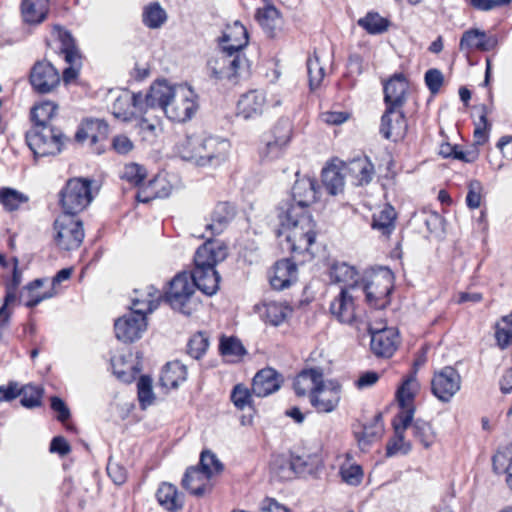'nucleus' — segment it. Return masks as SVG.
Here are the masks:
<instances>
[{
  "label": "nucleus",
  "mask_w": 512,
  "mask_h": 512,
  "mask_svg": "<svg viewBox=\"0 0 512 512\" xmlns=\"http://www.w3.org/2000/svg\"><path fill=\"white\" fill-rule=\"evenodd\" d=\"M342 480L349 485H358L362 481L363 471L359 465H350L346 468H341L340 471Z\"/></svg>",
  "instance_id": "64"
},
{
  "label": "nucleus",
  "mask_w": 512,
  "mask_h": 512,
  "mask_svg": "<svg viewBox=\"0 0 512 512\" xmlns=\"http://www.w3.org/2000/svg\"><path fill=\"white\" fill-rule=\"evenodd\" d=\"M274 140L278 143L287 146L290 141L292 126L288 119H280L273 128Z\"/></svg>",
  "instance_id": "61"
},
{
  "label": "nucleus",
  "mask_w": 512,
  "mask_h": 512,
  "mask_svg": "<svg viewBox=\"0 0 512 512\" xmlns=\"http://www.w3.org/2000/svg\"><path fill=\"white\" fill-rule=\"evenodd\" d=\"M197 109V95L194 91L191 88L179 87L164 113L172 121L186 122L194 116Z\"/></svg>",
  "instance_id": "9"
},
{
  "label": "nucleus",
  "mask_w": 512,
  "mask_h": 512,
  "mask_svg": "<svg viewBox=\"0 0 512 512\" xmlns=\"http://www.w3.org/2000/svg\"><path fill=\"white\" fill-rule=\"evenodd\" d=\"M108 135V125L100 119H87L81 123L75 133V140L83 143L87 139L91 140V144L104 140Z\"/></svg>",
  "instance_id": "30"
},
{
  "label": "nucleus",
  "mask_w": 512,
  "mask_h": 512,
  "mask_svg": "<svg viewBox=\"0 0 512 512\" xmlns=\"http://www.w3.org/2000/svg\"><path fill=\"white\" fill-rule=\"evenodd\" d=\"M191 275L196 289L205 295L212 296L218 291L220 275L215 269H194Z\"/></svg>",
  "instance_id": "34"
},
{
  "label": "nucleus",
  "mask_w": 512,
  "mask_h": 512,
  "mask_svg": "<svg viewBox=\"0 0 512 512\" xmlns=\"http://www.w3.org/2000/svg\"><path fill=\"white\" fill-rule=\"evenodd\" d=\"M53 31L60 41V54L64 56L65 61L69 64V67L65 68L62 74L64 83L69 84L78 77L81 66V54L69 31L58 25L53 27Z\"/></svg>",
  "instance_id": "8"
},
{
  "label": "nucleus",
  "mask_w": 512,
  "mask_h": 512,
  "mask_svg": "<svg viewBox=\"0 0 512 512\" xmlns=\"http://www.w3.org/2000/svg\"><path fill=\"white\" fill-rule=\"evenodd\" d=\"M162 293L153 285H147L144 288L134 289L131 295L130 310L147 316L151 314L160 304Z\"/></svg>",
  "instance_id": "21"
},
{
  "label": "nucleus",
  "mask_w": 512,
  "mask_h": 512,
  "mask_svg": "<svg viewBox=\"0 0 512 512\" xmlns=\"http://www.w3.org/2000/svg\"><path fill=\"white\" fill-rule=\"evenodd\" d=\"M236 209L229 202H219L212 211L211 223L206 225L211 235L220 234L226 225L235 217Z\"/></svg>",
  "instance_id": "32"
},
{
  "label": "nucleus",
  "mask_w": 512,
  "mask_h": 512,
  "mask_svg": "<svg viewBox=\"0 0 512 512\" xmlns=\"http://www.w3.org/2000/svg\"><path fill=\"white\" fill-rule=\"evenodd\" d=\"M341 386L339 383L329 381L319 386V389L311 395L310 402L318 412L329 413L336 409L340 401Z\"/></svg>",
  "instance_id": "19"
},
{
  "label": "nucleus",
  "mask_w": 512,
  "mask_h": 512,
  "mask_svg": "<svg viewBox=\"0 0 512 512\" xmlns=\"http://www.w3.org/2000/svg\"><path fill=\"white\" fill-rule=\"evenodd\" d=\"M330 312L341 323L350 324L355 318L354 295L349 289H341L330 305Z\"/></svg>",
  "instance_id": "29"
},
{
  "label": "nucleus",
  "mask_w": 512,
  "mask_h": 512,
  "mask_svg": "<svg viewBox=\"0 0 512 512\" xmlns=\"http://www.w3.org/2000/svg\"><path fill=\"white\" fill-rule=\"evenodd\" d=\"M147 329V316L141 310L117 318L114 322L116 338L123 343H133L139 340Z\"/></svg>",
  "instance_id": "11"
},
{
  "label": "nucleus",
  "mask_w": 512,
  "mask_h": 512,
  "mask_svg": "<svg viewBox=\"0 0 512 512\" xmlns=\"http://www.w3.org/2000/svg\"><path fill=\"white\" fill-rule=\"evenodd\" d=\"M358 25L366 30L367 33L377 35L388 30L390 21L380 16L377 12H368L363 18L358 20Z\"/></svg>",
  "instance_id": "44"
},
{
  "label": "nucleus",
  "mask_w": 512,
  "mask_h": 512,
  "mask_svg": "<svg viewBox=\"0 0 512 512\" xmlns=\"http://www.w3.org/2000/svg\"><path fill=\"white\" fill-rule=\"evenodd\" d=\"M261 318L273 326H279L282 324L290 310L287 306L278 302H269L263 304L262 308H258Z\"/></svg>",
  "instance_id": "41"
},
{
  "label": "nucleus",
  "mask_w": 512,
  "mask_h": 512,
  "mask_svg": "<svg viewBox=\"0 0 512 512\" xmlns=\"http://www.w3.org/2000/svg\"><path fill=\"white\" fill-rule=\"evenodd\" d=\"M292 461V467L294 470V476L313 475L316 473L320 466V460L317 456H307L304 459L301 456H290Z\"/></svg>",
  "instance_id": "48"
},
{
  "label": "nucleus",
  "mask_w": 512,
  "mask_h": 512,
  "mask_svg": "<svg viewBox=\"0 0 512 512\" xmlns=\"http://www.w3.org/2000/svg\"><path fill=\"white\" fill-rule=\"evenodd\" d=\"M255 18L261 27L272 35L280 22V13L273 5H266L257 9Z\"/></svg>",
  "instance_id": "45"
},
{
  "label": "nucleus",
  "mask_w": 512,
  "mask_h": 512,
  "mask_svg": "<svg viewBox=\"0 0 512 512\" xmlns=\"http://www.w3.org/2000/svg\"><path fill=\"white\" fill-rule=\"evenodd\" d=\"M199 140L200 137L198 136H185L177 142L175 147L176 153L183 160L192 162V159L195 158V154L197 153Z\"/></svg>",
  "instance_id": "53"
},
{
  "label": "nucleus",
  "mask_w": 512,
  "mask_h": 512,
  "mask_svg": "<svg viewBox=\"0 0 512 512\" xmlns=\"http://www.w3.org/2000/svg\"><path fill=\"white\" fill-rule=\"evenodd\" d=\"M29 201L28 195L11 187L0 188V205L6 212H14Z\"/></svg>",
  "instance_id": "42"
},
{
  "label": "nucleus",
  "mask_w": 512,
  "mask_h": 512,
  "mask_svg": "<svg viewBox=\"0 0 512 512\" xmlns=\"http://www.w3.org/2000/svg\"><path fill=\"white\" fill-rule=\"evenodd\" d=\"M424 81L430 93L435 95L444 83V75L439 69L431 68L425 72Z\"/></svg>",
  "instance_id": "60"
},
{
  "label": "nucleus",
  "mask_w": 512,
  "mask_h": 512,
  "mask_svg": "<svg viewBox=\"0 0 512 512\" xmlns=\"http://www.w3.org/2000/svg\"><path fill=\"white\" fill-rule=\"evenodd\" d=\"M44 283V279H35L32 282L28 283L25 286V289L29 292L30 299L26 302V306L28 308H33L37 306L43 300L52 298L55 294L54 289L52 288L50 291L45 292L43 294H34V291L40 288Z\"/></svg>",
  "instance_id": "56"
},
{
  "label": "nucleus",
  "mask_w": 512,
  "mask_h": 512,
  "mask_svg": "<svg viewBox=\"0 0 512 512\" xmlns=\"http://www.w3.org/2000/svg\"><path fill=\"white\" fill-rule=\"evenodd\" d=\"M297 279V267L290 259H282L275 263L270 284L275 290L288 288Z\"/></svg>",
  "instance_id": "28"
},
{
  "label": "nucleus",
  "mask_w": 512,
  "mask_h": 512,
  "mask_svg": "<svg viewBox=\"0 0 512 512\" xmlns=\"http://www.w3.org/2000/svg\"><path fill=\"white\" fill-rule=\"evenodd\" d=\"M251 394L243 385H236L231 393V400L238 409H244L250 404Z\"/></svg>",
  "instance_id": "63"
},
{
  "label": "nucleus",
  "mask_w": 512,
  "mask_h": 512,
  "mask_svg": "<svg viewBox=\"0 0 512 512\" xmlns=\"http://www.w3.org/2000/svg\"><path fill=\"white\" fill-rule=\"evenodd\" d=\"M195 290V281L191 273L180 272L168 283L162 298L173 310L189 316L195 309V307H192Z\"/></svg>",
  "instance_id": "4"
},
{
  "label": "nucleus",
  "mask_w": 512,
  "mask_h": 512,
  "mask_svg": "<svg viewBox=\"0 0 512 512\" xmlns=\"http://www.w3.org/2000/svg\"><path fill=\"white\" fill-rule=\"evenodd\" d=\"M418 387V382L414 376H409L404 380L396 392L397 401L402 409L397 415H405L411 411L412 417L414 416L413 400Z\"/></svg>",
  "instance_id": "36"
},
{
  "label": "nucleus",
  "mask_w": 512,
  "mask_h": 512,
  "mask_svg": "<svg viewBox=\"0 0 512 512\" xmlns=\"http://www.w3.org/2000/svg\"><path fill=\"white\" fill-rule=\"evenodd\" d=\"M176 90L177 88L169 85L166 80L153 83L149 92L143 97V114H147L149 109L156 108L164 112Z\"/></svg>",
  "instance_id": "20"
},
{
  "label": "nucleus",
  "mask_w": 512,
  "mask_h": 512,
  "mask_svg": "<svg viewBox=\"0 0 512 512\" xmlns=\"http://www.w3.org/2000/svg\"><path fill=\"white\" fill-rule=\"evenodd\" d=\"M383 434L382 415L377 414L374 418V424L364 427L363 440H366L367 444L379 439Z\"/></svg>",
  "instance_id": "62"
},
{
  "label": "nucleus",
  "mask_w": 512,
  "mask_h": 512,
  "mask_svg": "<svg viewBox=\"0 0 512 512\" xmlns=\"http://www.w3.org/2000/svg\"><path fill=\"white\" fill-rule=\"evenodd\" d=\"M227 255V247L223 243L208 238L207 241L196 250L194 269H215L216 264L224 261Z\"/></svg>",
  "instance_id": "16"
},
{
  "label": "nucleus",
  "mask_w": 512,
  "mask_h": 512,
  "mask_svg": "<svg viewBox=\"0 0 512 512\" xmlns=\"http://www.w3.org/2000/svg\"><path fill=\"white\" fill-rule=\"evenodd\" d=\"M198 466L211 477L220 474L224 469L222 462L210 450L201 452Z\"/></svg>",
  "instance_id": "52"
},
{
  "label": "nucleus",
  "mask_w": 512,
  "mask_h": 512,
  "mask_svg": "<svg viewBox=\"0 0 512 512\" xmlns=\"http://www.w3.org/2000/svg\"><path fill=\"white\" fill-rule=\"evenodd\" d=\"M385 111L381 117L380 134L387 140L398 141L405 137L407 121L402 110L407 101L408 82L401 73L395 74L384 84Z\"/></svg>",
  "instance_id": "2"
},
{
  "label": "nucleus",
  "mask_w": 512,
  "mask_h": 512,
  "mask_svg": "<svg viewBox=\"0 0 512 512\" xmlns=\"http://www.w3.org/2000/svg\"><path fill=\"white\" fill-rule=\"evenodd\" d=\"M324 379L319 368L306 369L300 372L294 380L293 387L298 396L313 395Z\"/></svg>",
  "instance_id": "31"
},
{
  "label": "nucleus",
  "mask_w": 512,
  "mask_h": 512,
  "mask_svg": "<svg viewBox=\"0 0 512 512\" xmlns=\"http://www.w3.org/2000/svg\"><path fill=\"white\" fill-rule=\"evenodd\" d=\"M266 104L263 92L251 90L241 95L237 102V116L244 120L258 118L262 115Z\"/></svg>",
  "instance_id": "24"
},
{
  "label": "nucleus",
  "mask_w": 512,
  "mask_h": 512,
  "mask_svg": "<svg viewBox=\"0 0 512 512\" xmlns=\"http://www.w3.org/2000/svg\"><path fill=\"white\" fill-rule=\"evenodd\" d=\"M43 392L40 386L26 385L20 389V402L26 408L39 407L42 404Z\"/></svg>",
  "instance_id": "51"
},
{
  "label": "nucleus",
  "mask_w": 512,
  "mask_h": 512,
  "mask_svg": "<svg viewBox=\"0 0 512 512\" xmlns=\"http://www.w3.org/2000/svg\"><path fill=\"white\" fill-rule=\"evenodd\" d=\"M92 181L86 178H72L60 191V204L63 214L75 216L92 201Z\"/></svg>",
  "instance_id": "5"
},
{
  "label": "nucleus",
  "mask_w": 512,
  "mask_h": 512,
  "mask_svg": "<svg viewBox=\"0 0 512 512\" xmlns=\"http://www.w3.org/2000/svg\"><path fill=\"white\" fill-rule=\"evenodd\" d=\"M413 436L425 447L429 448L435 441V432L429 422L422 419L411 421L410 426Z\"/></svg>",
  "instance_id": "47"
},
{
  "label": "nucleus",
  "mask_w": 512,
  "mask_h": 512,
  "mask_svg": "<svg viewBox=\"0 0 512 512\" xmlns=\"http://www.w3.org/2000/svg\"><path fill=\"white\" fill-rule=\"evenodd\" d=\"M273 477L279 480H290L294 478L291 457L284 455L275 456L270 464Z\"/></svg>",
  "instance_id": "49"
},
{
  "label": "nucleus",
  "mask_w": 512,
  "mask_h": 512,
  "mask_svg": "<svg viewBox=\"0 0 512 512\" xmlns=\"http://www.w3.org/2000/svg\"><path fill=\"white\" fill-rule=\"evenodd\" d=\"M397 213L391 205H386L379 213L373 214L372 228L384 236H389L395 229Z\"/></svg>",
  "instance_id": "40"
},
{
  "label": "nucleus",
  "mask_w": 512,
  "mask_h": 512,
  "mask_svg": "<svg viewBox=\"0 0 512 512\" xmlns=\"http://www.w3.org/2000/svg\"><path fill=\"white\" fill-rule=\"evenodd\" d=\"M219 349L224 356H242L246 353L240 340L235 337H223Z\"/></svg>",
  "instance_id": "58"
},
{
  "label": "nucleus",
  "mask_w": 512,
  "mask_h": 512,
  "mask_svg": "<svg viewBox=\"0 0 512 512\" xmlns=\"http://www.w3.org/2000/svg\"><path fill=\"white\" fill-rule=\"evenodd\" d=\"M460 388L461 376L451 366H446L436 372L431 380L433 395L443 403L449 402Z\"/></svg>",
  "instance_id": "12"
},
{
  "label": "nucleus",
  "mask_w": 512,
  "mask_h": 512,
  "mask_svg": "<svg viewBox=\"0 0 512 512\" xmlns=\"http://www.w3.org/2000/svg\"><path fill=\"white\" fill-rule=\"evenodd\" d=\"M371 335V351L377 357L389 358L396 351L399 344V335L394 328L369 329Z\"/></svg>",
  "instance_id": "18"
},
{
  "label": "nucleus",
  "mask_w": 512,
  "mask_h": 512,
  "mask_svg": "<svg viewBox=\"0 0 512 512\" xmlns=\"http://www.w3.org/2000/svg\"><path fill=\"white\" fill-rule=\"evenodd\" d=\"M29 81L33 90L39 94L53 92L60 84L58 70L47 61H37L30 70Z\"/></svg>",
  "instance_id": "13"
},
{
  "label": "nucleus",
  "mask_w": 512,
  "mask_h": 512,
  "mask_svg": "<svg viewBox=\"0 0 512 512\" xmlns=\"http://www.w3.org/2000/svg\"><path fill=\"white\" fill-rule=\"evenodd\" d=\"M412 421L411 411L405 415H396L392 425L394 428V437L391 438L386 447L387 456H394L398 453L407 454L411 450V445L405 442V431Z\"/></svg>",
  "instance_id": "22"
},
{
  "label": "nucleus",
  "mask_w": 512,
  "mask_h": 512,
  "mask_svg": "<svg viewBox=\"0 0 512 512\" xmlns=\"http://www.w3.org/2000/svg\"><path fill=\"white\" fill-rule=\"evenodd\" d=\"M307 71L309 86L311 90H314L319 87L324 78V68L320 65L319 58L317 56L308 58Z\"/></svg>",
  "instance_id": "57"
},
{
  "label": "nucleus",
  "mask_w": 512,
  "mask_h": 512,
  "mask_svg": "<svg viewBox=\"0 0 512 512\" xmlns=\"http://www.w3.org/2000/svg\"><path fill=\"white\" fill-rule=\"evenodd\" d=\"M392 279V274L387 271L383 276H375L361 287L370 306L383 309L390 303L389 296L393 289Z\"/></svg>",
  "instance_id": "14"
},
{
  "label": "nucleus",
  "mask_w": 512,
  "mask_h": 512,
  "mask_svg": "<svg viewBox=\"0 0 512 512\" xmlns=\"http://www.w3.org/2000/svg\"><path fill=\"white\" fill-rule=\"evenodd\" d=\"M248 43V33L246 28L236 21L229 26L220 39L221 49L229 51L232 54H242L241 50Z\"/></svg>",
  "instance_id": "27"
},
{
  "label": "nucleus",
  "mask_w": 512,
  "mask_h": 512,
  "mask_svg": "<svg viewBox=\"0 0 512 512\" xmlns=\"http://www.w3.org/2000/svg\"><path fill=\"white\" fill-rule=\"evenodd\" d=\"M138 398L142 406L150 405L153 402L152 379L142 375L137 383Z\"/></svg>",
  "instance_id": "59"
},
{
  "label": "nucleus",
  "mask_w": 512,
  "mask_h": 512,
  "mask_svg": "<svg viewBox=\"0 0 512 512\" xmlns=\"http://www.w3.org/2000/svg\"><path fill=\"white\" fill-rule=\"evenodd\" d=\"M209 347V339L205 336L204 333L198 332L194 334L188 344H187V353L193 359H200L207 351Z\"/></svg>",
  "instance_id": "54"
},
{
  "label": "nucleus",
  "mask_w": 512,
  "mask_h": 512,
  "mask_svg": "<svg viewBox=\"0 0 512 512\" xmlns=\"http://www.w3.org/2000/svg\"><path fill=\"white\" fill-rule=\"evenodd\" d=\"M167 21V13L158 2L150 3L144 7L142 14L143 24L150 29H158Z\"/></svg>",
  "instance_id": "43"
},
{
  "label": "nucleus",
  "mask_w": 512,
  "mask_h": 512,
  "mask_svg": "<svg viewBox=\"0 0 512 512\" xmlns=\"http://www.w3.org/2000/svg\"><path fill=\"white\" fill-rule=\"evenodd\" d=\"M146 178V170L143 166L130 163L124 166L121 179L126 180L133 186H140Z\"/></svg>",
  "instance_id": "55"
},
{
  "label": "nucleus",
  "mask_w": 512,
  "mask_h": 512,
  "mask_svg": "<svg viewBox=\"0 0 512 512\" xmlns=\"http://www.w3.org/2000/svg\"><path fill=\"white\" fill-rule=\"evenodd\" d=\"M212 477L199 466L188 467L181 481L182 487L191 495L201 498L211 493Z\"/></svg>",
  "instance_id": "17"
},
{
  "label": "nucleus",
  "mask_w": 512,
  "mask_h": 512,
  "mask_svg": "<svg viewBox=\"0 0 512 512\" xmlns=\"http://www.w3.org/2000/svg\"><path fill=\"white\" fill-rule=\"evenodd\" d=\"M57 110V105L52 101H44L35 105L31 110V118L34 125H50L49 122Z\"/></svg>",
  "instance_id": "50"
},
{
  "label": "nucleus",
  "mask_w": 512,
  "mask_h": 512,
  "mask_svg": "<svg viewBox=\"0 0 512 512\" xmlns=\"http://www.w3.org/2000/svg\"><path fill=\"white\" fill-rule=\"evenodd\" d=\"M26 143L34 156H55L62 151L68 138L63 132L51 125H33L26 132Z\"/></svg>",
  "instance_id": "3"
},
{
  "label": "nucleus",
  "mask_w": 512,
  "mask_h": 512,
  "mask_svg": "<svg viewBox=\"0 0 512 512\" xmlns=\"http://www.w3.org/2000/svg\"><path fill=\"white\" fill-rule=\"evenodd\" d=\"M113 116L122 121H130L136 113L143 114V95L142 93H130L122 90L114 98L111 106Z\"/></svg>",
  "instance_id": "15"
},
{
  "label": "nucleus",
  "mask_w": 512,
  "mask_h": 512,
  "mask_svg": "<svg viewBox=\"0 0 512 512\" xmlns=\"http://www.w3.org/2000/svg\"><path fill=\"white\" fill-rule=\"evenodd\" d=\"M138 127L143 140L150 143L154 142L163 130L162 121L157 116H142L139 119Z\"/></svg>",
  "instance_id": "46"
},
{
  "label": "nucleus",
  "mask_w": 512,
  "mask_h": 512,
  "mask_svg": "<svg viewBox=\"0 0 512 512\" xmlns=\"http://www.w3.org/2000/svg\"><path fill=\"white\" fill-rule=\"evenodd\" d=\"M296 176L291 197L281 201L277 207L278 236L285 235L286 249L301 254L309 251L316 238V224L308 213V207L317 201L319 186L314 178H300L299 172Z\"/></svg>",
  "instance_id": "1"
},
{
  "label": "nucleus",
  "mask_w": 512,
  "mask_h": 512,
  "mask_svg": "<svg viewBox=\"0 0 512 512\" xmlns=\"http://www.w3.org/2000/svg\"><path fill=\"white\" fill-rule=\"evenodd\" d=\"M497 44L495 37H488L486 32L480 29H469L462 34L459 42L461 51L470 52L472 50L490 51Z\"/></svg>",
  "instance_id": "26"
},
{
  "label": "nucleus",
  "mask_w": 512,
  "mask_h": 512,
  "mask_svg": "<svg viewBox=\"0 0 512 512\" xmlns=\"http://www.w3.org/2000/svg\"><path fill=\"white\" fill-rule=\"evenodd\" d=\"M342 167L351 176L355 185H367L372 181L374 165L367 156H358L342 163Z\"/></svg>",
  "instance_id": "25"
},
{
  "label": "nucleus",
  "mask_w": 512,
  "mask_h": 512,
  "mask_svg": "<svg viewBox=\"0 0 512 512\" xmlns=\"http://www.w3.org/2000/svg\"><path fill=\"white\" fill-rule=\"evenodd\" d=\"M158 503L169 512L182 510L184 506V496L179 493L176 486L170 483H162L157 492Z\"/></svg>",
  "instance_id": "33"
},
{
  "label": "nucleus",
  "mask_w": 512,
  "mask_h": 512,
  "mask_svg": "<svg viewBox=\"0 0 512 512\" xmlns=\"http://www.w3.org/2000/svg\"><path fill=\"white\" fill-rule=\"evenodd\" d=\"M230 143L217 137H200L192 163L200 167H217L227 159Z\"/></svg>",
  "instance_id": "7"
},
{
  "label": "nucleus",
  "mask_w": 512,
  "mask_h": 512,
  "mask_svg": "<svg viewBox=\"0 0 512 512\" xmlns=\"http://www.w3.org/2000/svg\"><path fill=\"white\" fill-rule=\"evenodd\" d=\"M344 168L341 165L331 164L322 170V183L330 195H337L344 190Z\"/></svg>",
  "instance_id": "37"
},
{
  "label": "nucleus",
  "mask_w": 512,
  "mask_h": 512,
  "mask_svg": "<svg viewBox=\"0 0 512 512\" xmlns=\"http://www.w3.org/2000/svg\"><path fill=\"white\" fill-rule=\"evenodd\" d=\"M330 278L336 283H343L342 289L356 290L359 287L358 272L345 262L335 263L330 270Z\"/></svg>",
  "instance_id": "35"
},
{
  "label": "nucleus",
  "mask_w": 512,
  "mask_h": 512,
  "mask_svg": "<svg viewBox=\"0 0 512 512\" xmlns=\"http://www.w3.org/2000/svg\"><path fill=\"white\" fill-rule=\"evenodd\" d=\"M283 382L281 374L275 369L267 367L256 373L252 383V394L257 397H266L278 391Z\"/></svg>",
  "instance_id": "23"
},
{
  "label": "nucleus",
  "mask_w": 512,
  "mask_h": 512,
  "mask_svg": "<svg viewBox=\"0 0 512 512\" xmlns=\"http://www.w3.org/2000/svg\"><path fill=\"white\" fill-rule=\"evenodd\" d=\"M246 61L242 54H232L221 49L219 54L208 59L207 72L215 80L231 79L238 75Z\"/></svg>",
  "instance_id": "10"
},
{
  "label": "nucleus",
  "mask_w": 512,
  "mask_h": 512,
  "mask_svg": "<svg viewBox=\"0 0 512 512\" xmlns=\"http://www.w3.org/2000/svg\"><path fill=\"white\" fill-rule=\"evenodd\" d=\"M21 12L26 23L39 24L46 19L48 0H23Z\"/></svg>",
  "instance_id": "39"
},
{
  "label": "nucleus",
  "mask_w": 512,
  "mask_h": 512,
  "mask_svg": "<svg viewBox=\"0 0 512 512\" xmlns=\"http://www.w3.org/2000/svg\"><path fill=\"white\" fill-rule=\"evenodd\" d=\"M187 378V368L180 361L168 362L162 370L160 382L162 386L170 389L177 388Z\"/></svg>",
  "instance_id": "38"
},
{
  "label": "nucleus",
  "mask_w": 512,
  "mask_h": 512,
  "mask_svg": "<svg viewBox=\"0 0 512 512\" xmlns=\"http://www.w3.org/2000/svg\"><path fill=\"white\" fill-rule=\"evenodd\" d=\"M53 229L55 244L64 251L78 249L85 236L82 222L68 214L56 218Z\"/></svg>",
  "instance_id": "6"
}]
</instances>
